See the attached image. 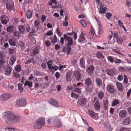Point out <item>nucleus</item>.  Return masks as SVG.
Here are the masks:
<instances>
[{
	"label": "nucleus",
	"instance_id": "nucleus-40",
	"mask_svg": "<svg viewBox=\"0 0 131 131\" xmlns=\"http://www.w3.org/2000/svg\"><path fill=\"white\" fill-rule=\"evenodd\" d=\"M22 86V85L21 83H19L18 84V89L20 91L21 93L22 92L23 90Z\"/></svg>",
	"mask_w": 131,
	"mask_h": 131
},
{
	"label": "nucleus",
	"instance_id": "nucleus-13",
	"mask_svg": "<svg viewBox=\"0 0 131 131\" xmlns=\"http://www.w3.org/2000/svg\"><path fill=\"white\" fill-rule=\"evenodd\" d=\"M49 102L52 106L56 107L58 106V104L57 101L54 99H50L49 100Z\"/></svg>",
	"mask_w": 131,
	"mask_h": 131
},
{
	"label": "nucleus",
	"instance_id": "nucleus-22",
	"mask_svg": "<svg viewBox=\"0 0 131 131\" xmlns=\"http://www.w3.org/2000/svg\"><path fill=\"white\" fill-rule=\"evenodd\" d=\"M107 8L105 7H100V8L99 9V13L101 14H104L105 13V11L107 10Z\"/></svg>",
	"mask_w": 131,
	"mask_h": 131
},
{
	"label": "nucleus",
	"instance_id": "nucleus-20",
	"mask_svg": "<svg viewBox=\"0 0 131 131\" xmlns=\"http://www.w3.org/2000/svg\"><path fill=\"white\" fill-rule=\"evenodd\" d=\"M85 83L87 85H90L92 83V81L91 79L89 78H87L85 80Z\"/></svg>",
	"mask_w": 131,
	"mask_h": 131
},
{
	"label": "nucleus",
	"instance_id": "nucleus-62",
	"mask_svg": "<svg viewBox=\"0 0 131 131\" xmlns=\"http://www.w3.org/2000/svg\"><path fill=\"white\" fill-rule=\"evenodd\" d=\"M60 75L59 73L58 72H56L55 74L56 77L57 78H59Z\"/></svg>",
	"mask_w": 131,
	"mask_h": 131
},
{
	"label": "nucleus",
	"instance_id": "nucleus-43",
	"mask_svg": "<svg viewBox=\"0 0 131 131\" xmlns=\"http://www.w3.org/2000/svg\"><path fill=\"white\" fill-rule=\"evenodd\" d=\"M99 30L98 32V34L99 35H100L101 33L103 31V28L101 27V25L99 23Z\"/></svg>",
	"mask_w": 131,
	"mask_h": 131
},
{
	"label": "nucleus",
	"instance_id": "nucleus-28",
	"mask_svg": "<svg viewBox=\"0 0 131 131\" xmlns=\"http://www.w3.org/2000/svg\"><path fill=\"white\" fill-rule=\"evenodd\" d=\"M24 85L25 86L28 85L29 87H31L32 86V83L31 82H30L28 81H26L25 82Z\"/></svg>",
	"mask_w": 131,
	"mask_h": 131
},
{
	"label": "nucleus",
	"instance_id": "nucleus-30",
	"mask_svg": "<svg viewBox=\"0 0 131 131\" xmlns=\"http://www.w3.org/2000/svg\"><path fill=\"white\" fill-rule=\"evenodd\" d=\"M96 57L99 59H103L104 57L102 53L97 52L96 54Z\"/></svg>",
	"mask_w": 131,
	"mask_h": 131
},
{
	"label": "nucleus",
	"instance_id": "nucleus-11",
	"mask_svg": "<svg viewBox=\"0 0 131 131\" xmlns=\"http://www.w3.org/2000/svg\"><path fill=\"white\" fill-rule=\"evenodd\" d=\"M86 100L83 98L80 99L77 102L78 105L79 106H82L85 105L86 103Z\"/></svg>",
	"mask_w": 131,
	"mask_h": 131
},
{
	"label": "nucleus",
	"instance_id": "nucleus-2",
	"mask_svg": "<svg viewBox=\"0 0 131 131\" xmlns=\"http://www.w3.org/2000/svg\"><path fill=\"white\" fill-rule=\"evenodd\" d=\"M45 124V119L43 117H41L38 119L37 122L34 126V128L40 129Z\"/></svg>",
	"mask_w": 131,
	"mask_h": 131
},
{
	"label": "nucleus",
	"instance_id": "nucleus-21",
	"mask_svg": "<svg viewBox=\"0 0 131 131\" xmlns=\"http://www.w3.org/2000/svg\"><path fill=\"white\" fill-rule=\"evenodd\" d=\"M126 112L124 110H123L120 112L119 115L121 117L123 118L126 116Z\"/></svg>",
	"mask_w": 131,
	"mask_h": 131
},
{
	"label": "nucleus",
	"instance_id": "nucleus-32",
	"mask_svg": "<svg viewBox=\"0 0 131 131\" xmlns=\"http://www.w3.org/2000/svg\"><path fill=\"white\" fill-rule=\"evenodd\" d=\"M104 96V94L103 92L101 91L98 94L99 98L101 100L102 99Z\"/></svg>",
	"mask_w": 131,
	"mask_h": 131
},
{
	"label": "nucleus",
	"instance_id": "nucleus-5",
	"mask_svg": "<svg viewBox=\"0 0 131 131\" xmlns=\"http://www.w3.org/2000/svg\"><path fill=\"white\" fill-rule=\"evenodd\" d=\"M52 121L55 127H60L62 126L61 123L57 117H53L52 118Z\"/></svg>",
	"mask_w": 131,
	"mask_h": 131
},
{
	"label": "nucleus",
	"instance_id": "nucleus-49",
	"mask_svg": "<svg viewBox=\"0 0 131 131\" xmlns=\"http://www.w3.org/2000/svg\"><path fill=\"white\" fill-rule=\"evenodd\" d=\"M34 24L35 27H37L39 25L40 23L39 21L36 20L35 21L34 23Z\"/></svg>",
	"mask_w": 131,
	"mask_h": 131
},
{
	"label": "nucleus",
	"instance_id": "nucleus-45",
	"mask_svg": "<svg viewBox=\"0 0 131 131\" xmlns=\"http://www.w3.org/2000/svg\"><path fill=\"white\" fill-rule=\"evenodd\" d=\"M124 82L125 84H127L128 82V80L127 76L125 75H124Z\"/></svg>",
	"mask_w": 131,
	"mask_h": 131
},
{
	"label": "nucleus",
	"instance_id": "nucleus-46",
	"mask_svg": "<svg viewBox=\"0 0 131 131\" xmlns=\"http://www.w3.org/2000/svg\"><path fill=\"white\" fill-rule=\"evenodd\" d=\"M112 16V14L110 13H107L106 14V16L108 19H109Z\"/></svg>",
	"mask_w": 131,
	"mask_h": 131
},
{
	"label": "nucleus",
	"instance_id": "nucleus-63",
	"mask_svg": "<svg viewBox=\"0 0 131 131\" xmlns=\"http://www.w3.org/2000/svg\"><path fill=\"white\" fill-rule=\"evenodd\" d=\"M45 43L46 46L47 47L50 46L51 45L50 43L47 41H45Z\"/></svg>",
	"mask_w": 131,
	"mask_h": 131
},
{
	"label": "nucleus",
	"instance_id": "nucleus-42",
	"mask_svg": "<svg viewBox=\"0 0 131 131\" xmlns=\"http://www.w3.org/2000/svg\"><path fill=\"white\" fill-rule=\"evenodd\" d=\"M107 59L108 61L111 63H113L114 60V58L111 56H109L107 57Z\"/></svg>",
	"mask_w": 131,
	"mask_h": 131
},
{
	"label": "nucleus",
	"instance_id": "nucleus-8",
	"mask_svg": "<svg viewBox=\"0 0 131 131\" xmlns=\"http://www.w3.org/2000/svg\"><path fill=\"white\" fill-rule=\"evenodd\" d=\"M73 76L75 77V79L77 81L80 80L82 78V77L80 72L77 71H74Z\"/></svg>",
	"mask_w": 131,
	"mask_h": 131
},
{
	"label": "nucleus",
	"instance_id": "nucleus-58",
	"mask_svg": "<svg viewBox=\"0 0 131 131\" xmlns=\"http://www.w3.org/2000/svg\"><path fill=\"white\" fill-rule=\"evenodd\" d=\"M118 80L119 81H121L123 79V76L121 75H118L117 78Z\"/></svg>",
	"mask_w": 131,
	"mask_h": 131
},
{
	"label": "nucleus",
	"instance_id": "nucleus-37",
	"mask_svg": "<svg viewBox=\"0 0 131 131\" xmlns=\"http://www.w3.org/2000/svg\"><path fill=\"white\" fill-rule=\"evenodd\" d=\"M108 100H106L104 103V110H106L108 108Z\"/></svg>",
	"mask_w": 131,
	"mask_h": 131
},
{
	"label": "nucleus",
	"instance_id": "nucleus-18",
	"mask_svg": "<svg viewBox=\"0 0 131 131\" xmlns=\"http://www.w3.org/2000/svg\"><path fill=\"white\" fill-rule=\"evenodd\" d=\"M95 81L96 84L97 86L100 87L102 85V81L101 79L99 78H96Z\"/></svg>",
	"mask_w": 131,
	"mask_h": 131
},
{
	"label": "nucleus",
	"instance_id": "nucleus-1",
	"mask_svg": "<svg viewBox=\"0 0 131 131\" xmlns=\"http://www.w3.org/2000/svg\"><path fill=\"white\" fill-rule=\"evenodd\" d=\"M5 118H7L6 123L11 125L16 123L20 118L19 116H16L12 112L6 111L4 113Z\"/></svg>",
	"mask_w": 131,
	"mask_h": 131
},
{
	"label": "nucleus",
	"instance_id": "nucleus-12",
	"mask_svg": "<svg viewBox=\"0 0 131 131\" xmlns=\"http://www.w3.org/2000/svg\"><path fill=\"white\" fill-rule=\"evenodd\" d=\"M94 69V66H93L91 65L87 68L86 71L89 74L91 75L93 73Z\"/></svg>",
	"mask_w": 131,
	"mask_h": 131
},
{
	"label": "nucleus",
	"instance_id": "nucleus-14",
	"mask_svg": "<svg viewBox=\"0 0 131 131\" xmlns=\"http://www.w3.org/2000/svg\"><path fill=\"white\" fill-rule=\"evenodd\" d=\"M87 114L94 119L95 118L96 116V114L91 110H89L87 112Z\"/></svg>",
	"mask_w": 131,
	"mask_h": 131
},
{
	"label": "nucleus",
	"instance_id": "nucleus-39",
	"mask_svg": "<svg viewBox=\"0 0 131 131\" xmlns=\"http://www.w3.org/2000/svg\"><path fill=\"white\" fill-rule=\"evenodd\" d=\"M6 7L8 9L12 10L13 8V6L9 3H7L6 4Z\"/></svg>",
	"mask_w": 131,
	"mask_h": 131
},
{
	"label": "nucleus",
	"instance_id": "nucleus-47",
	"mask_svg": "<svg viewBox=\"0 0 131 131\" xmlns=\"http://www.w3.org/2000/svg\"><path fill=\"white\" fill-rule=\"evenodd\" d=\"M13 27L11 26H9L7 28V30L8 32H10L13 29Z\"/></svg>",
	"mask_w": 131,
	"mask_h": 131
},
{
	"label": "nucleus",
	"instance_id": "nucleus-34",
	"mask_svg": "<svg viewBox=\"0 0 131 131\" xmlns=\"http://www.w3.org/2000/svg\"><path fill=\"white\" fill-rule=\"evenodd\" d=\"M39 53L38 48L37 47H36L33 50V54L34 55H36Z\"/></svg>",
	"mask_w": 131,
	"mask_h": 131
},
{
	"label": "nucleus",
	"instance_id": "nucleus-35",
	"mask_svg": "<svg viewBox=\"0 0 131 131\" xmlns=\"http://www.w3.org/2000/svg\"><path fill=\"white\" fill-rule=\"evenodd\" d=\"M35 60L33 58L30 59L29 60H28L27 62H25L26 64H28L31 62H32L34 64L35 62Z\"/></svg>",
	"mask_w": 131,
	"mask_h": 131
},
{
	"label": "nucleus",
	"instance_id": "nucleus-16",
	"mask_svg": "<svg viewBox=\"0 0 131 131\" xmlns=\"http://www.w3.org/2000/svg\"><path fill=\"white\" fill-rule=\"evenodd\" d=\"M16 60V57L15 56L13 55L11 57V62H9V63L11 66H13Z\"/></svg>",
	"mask_w": 131,
	"mask_h": 131
},
{
	"label": "nucleus",
	"instance_id": "nucleus-6",
	"mask_svg": "<svg viewBox=\"0 0 131 131\" xmlns=\"http://www.w3.org/2000/svg\"><path fill=\"white\" fill-rule=\"evenodd\" d=\"M11 95L8 94H4L1 95L0 100L2 101L6 100L11 97Z\"/></svg>",
	"mask_w": 131,
	"mask_h": 131
},
{
	"label": "nucleus",
	"instance_id": "nucleus-56",
	"mask_svg": "<svg viewBox=\"0 0 131 131\" xmlns=\"http://www.w3.org/2000/svg\"><path fill=\"white\" fill-rule=\"evenodd\" d=\"M118 23L121 27H122L124 26L123 23L122 22L121 20H118Z\"/></svg>",
	"mask_w": 131,
	"mask_h": 131
},
{
	"label": "nucleus",
	"instance_id": "nucleus-55",
	"mask_svg": "<svg viewBox=\"0 0 131 131\" xmlns=\"http://www.w3.org/2000/svg\"><path fill=\"white\" fill-rule=\"evenodd\" d=\"M14 77L16 78H19L20 77L19 74L18 73L14 72Z\"/></svg>",
	"mask_w": 131,
	"mask_h": 131
},
{
	"label": "nucleus",
	"instance_id": "nucleus-4",
	"mask_svg": "<svg viewBox=\"0 0 131 131\" xmlns=\"http://www.w3.org/2000/svg\"><path fill=\"white\" fill-rule=\"evenodd\" d=\"M16 103L17 105L20 107L25 106L27 103L26 100L24 98H21L17 100L16 101Z\"/></svg>",
	"mask_w": 131,
	"mask_h": 131
},
{
	"label": "nucleus",
	"instance_id": "nucleus-41",
	"mask_svg": "<svg viewBox=\"0 0 131 131\" xmlns=\"http://www.w3.org/2000/svg\"><path fill=\"white\" fill-rule=\"evenodd\" d=\"M123 41V38L121 37H118L116 39V42L119 43H121Z\"/></svg>",
	"mask_w": 131,
	"mask_h": 131
},
{
	"label": "nucleus",
	"instance_id": "nucleus-52",
	"mask_svg": "<svg viewBox=\"0 0 131 131\" xmlns=\"http://www.w3.org/2000/svg\"><path fill=\"white\" fill-rule=\"evenodd\" d=\"M14 34L15 36L17 37H19L21 36V35L18 31H15Z\"/></svg>",
	"mask_w": 131,
	"mask_h": 131
},
{
	"label": "nucleus",
	"instance_id": "nucleus-60",
	"mask_svg": "<svg viewBox=\"0 0 131 131\" xmlns=\"http://www.w3.org/2000/svg\"><path fill=\"white\" fill-rule=\"evenodd\" d=\"M9 53L10 54H12L14 52V49H9Z\"/></svg>",
	"mask_w": 131,
	"mask_h": 131
},
{
	"label": "nucleus",
	"instance_id": "nucleus-59",
	"mask_svg": "<svg viewBox=\"0 0 131 131\" xmlns=\"http://www.w3.org/2000/svg\"><path fill=\"white\" fill-rule=\"evenodd\" d=\"M126 68L124 67H122L119 69V71L122 72H124L126 71Z\"/></svg>",
	"mask_w": 131,
	"mask_h": 131
},
{
	"label": "nucleus",
	"instance_id": "nucleus-7",
	"mask_svg": "<svg viewBox=\"0 0 131 131\" xmlns=\"http://www.w3.org/2000/svg\"><path fill=\"white\" fill-rule=\"evenodd\" d=\"M78 41L80 43H85L87 42L86 38L82 32L79 35Z\"/></svg>",
	"mask_w": 131,
	"mask_h": 131
},
{
	"label": "nucleus",
	"instance_id": "nucleus-53",
	"mask_svg": "<svg viewBox=\"0 0 131 131\" xmlns=\"http://www.w3.org/2000/svg\"><path fill=\"white\" fill-rule=\"evenodd\" d=\"M34 74L37 76H39L40 75L39 72L37 70H35L34 71Z\"/></svg>",
	"mask_w": 131,
	"mask_h": 131
},
{
	"label": "nucleus",
	"instance_id": "nucleus-23",
	"mask_svg": "<svg viewBox=\"0 0 131 131\" xmlns=\"http://www.w3.org/2000/svg\"><path fill=\"white\" fill-rule=\"evenodd\" d=\"M71 72L69 71L66 74V80L68 82L71 80Z\"/></svg>",
	"mask_w": 131,
	"mask_h": 131
},
{
	"label": "nucleus",
	"instance_id": "nucleus-50",
	"mask_svg": "<svg viewBox=\"0 0 131 131\" xmlns=\"http://www.w3.org/2000/svg\"><path fill=\"white\" fill-rule=\"evenodd\" d=\"M64 39L68 41V40L69 39H70V38H71L68 37L67 35L66 34H64Z\"/></svg>",
	"mask_w": 131,
	"mask_h": 131
},
{
	"label": "nucleus",
	"instance_id": "nucleus-27",
	"mask_svg": "<svg viewBox=\"0 0 131 131\" xmlns=\"http://www.w3.org/2000/svg\"><path fill=\"white\" fill-rule=\"evenodd\" d=\"M80 64L81 67L84 69H85V62L84 59L83 58H81L80 60Z\"/></svg>",
	"mask_w": 131,
	"mask_h": 131
},
{
	"label": "nucleus",
	"instance_id": "nucleus-44",
	"mask_svg": "<svg viewBox=\"0 0 131 131\" xmlns=\"http://www.w3.org/2000/svg\"><path fill=\"white\" fill-rule=\"evenodd\" d=\"M74 89L75 91L78 93H80L81 92V89L77 87L76 85H75V86L74 87Z\"/></svg>",
	"mask_w": 131,
	"mask_h": 131
},
{
	"label": "nucleus",
	"instance_id": "nucleus-3",
	"mask_svg": "<svg viewBox=\"0 0 131 131\" xmlns=\"http://www.w3.org/2000/svg\"><path fill=\"white\" fill-rule=\"evenodd\" d=\"M68 42L67 45V47H64L63 48V52H67L68 54H69L71 50V48L70 45L73 43V38H71L68 40Z\"/></svg>",
	"mask_w": 131,
	"mask_h": 131
},
{
	"label": "nucleus",
	"instance_id": "nucleus-19",
	"mask_svg": "<svg viewBox=\"0 0 131 131\" xmlns=\"http://www.w3.org/2000/svg\"><path fill=\"white\" fill-rule=\"evenodd\" d=\"M116 84L118 90L120 91H122L124 89V87L122 84L119 82H117Z\"/></svg>",
	"mask_w": 131,
	"mask_h": 131
},
{
	"label": "nucleus",
	"instance_id": "nucleus-33",
	"mask_svg": "<svg viewBox=\"0 0 131 131\" xmlns=\"http://www.w3.org/2000/svg\"><path fill=\"white\" fill-rule=\"evenodd\" d=\"M19 30L20 32L22 34H24V31L25 30V27L23 26H19Z\"/></svg>",
	"mask_w": 131,
	"mask_h": 131
},
{
	"label": "nucleus",
	"instance_id": "nucleus-24",
	"mask_svg": "<svg viewBox=\"0 0 131 131\" xmlns=\"http://www.w3.org/2000/svg\"><path fill=\"white\" fill-rule=\"evenodd\" d=\"M106 72L108 75L112 76L114 74V71L113 70L110 69H107L106 71Z\"/></svg>",
	"mask_w": 131,
	"mask_h": 131
},
{
	"label": "nucleus",
	"instance_id": "nucleus-25",
	"mask_svg": "<svg viewBox=\"0 0 131 131\" xmlns=\"http://www.w3.org/2000/svg\"><path fill=\"white\" fill-rule=\"evenodd\" d=\"M52 61L51 60H49L47 62V64L48 65V67L49 69L50 70H52L53 67V65L51 63H52Z\"/></svg>",
	"mask_w": 131,
	"mask_h": 131
},
{
	"label": "nucleus",
	"instance_id": "nucleus-9",
	"mask_svg": "<svg viewBox=\"0 0 131 131\" xmlns=\"http://www.w3.org/2000/svg\"><path fill=\"white\" fill-rule=\"evenodd\" d=\"M94 102V106L95 109L96 110L99 111L101 105L100 104L97 100H96V98L95 99Z\"/></svg>",
	"mask_w": 131,
	"mask_h": 131
},
{
	"label": "nucleus",
	"instance_id": "nucleus-57",
	"mask_svg": "<svg viewBox=\"0 0 131 131\" xmlns=\"http://www.w3.org/2000/svg\"><path fill=\"white\" fill-rule=\"evenodd\" d=\"M121 60L116 59L114 61V63L115 64L119 63H120V62H121Z\"/></svg>",
	"mask_w": 131,
	"mask_h": 131
},
{
	"label": "nucleus",
	"instance_id": "nucleus-26",
	"mask_svg": "<svg viewBox=\"0 0 131 131\" xmlns=\"http://www.w3.org/2000/svg\"><path fill=\"white\" fill-rule=\"evenodd\" d=\"M9 42L10 45L13 46H15L16 45L15 40L13 39H10Z\"/></svg>",
	"mask_w": 131,
	"mask_h": 131
},
{
	"label": "nucleus",
	"instance_id": "nucleus-29",
	"mask_svg": "<svg viewBox=\"0 0 131 131\" xmlns=\"http://www.w3.org/2000/svg\"><path fill=\"white\" fill-rule=\"evenodd\" d=\"M26 15L28 18L29 19L32 17V14L30 11L28 10L26 12Z\"/></svg>",
	"mask_w": 131,
	"mask_h": 131
},
{
	"label": "nucleus",
	"instance_id": "nucleus-51",
	"mask_svg": "<svg viewBox=\"0 0 131 131\" xmlns=\"http://www.w3.org/2000/svg\"><path fill=\"white\" fill-rule=\"evenodd\" d=\"M8 21L6 19L1 20V22L4 25H5L7 24Z\"/></svg>",
	"mask_w": 131,
	"mask_h": 131
},
{
	"label": "nucleus",
	"instance_id": "nucleus-15",
	"mask_svg": "<svg viewBox=\"0 0 131 131\" xmlns=\"http://www.w3.org/2000/svg\"><path fill=\"white\" fill-rule=\"evenodd\" d=\"M107 90L108 92L110 93H113L114 92V87L112 85H109L107 87Z\"/></svg>",
	"mask_w": 131,
	"mask_h": 131
},
{
	"label": "nucleus",
	"instance_id": "nucleus-17",
	"mask_svg": "<svg viewBox=\"0 0 131 131\" xmlns=\"http://www.w3.org/2000/svg\"><path fill=\"white\" fill-rule=\"evenodd\" d=\"M131 120L130 118L129 117H127L123 122V124L125 125H127L130 124Z\"/></svg>",
	"mask_w": 131,
	"mask_h": 131
},
{
	"label": "nucleus",
	"instance_id": "nucleus-61",
	"mask_svg": "<svg viewBox=\"0 0 131 131\" xmlns=\"http://www.w3.org/2000/svg\"><path fill=\"white\" fill-rule=\"evenodd\" d=\"M7 131H14L15 129L12 128H8L6 129Z\"/></svg>",
	"mask_w": 131,
	"mask_h": 131
},
{
	"label": "nucleus",
	"instance_id": "nucleus-48",
	"mask_svg": "<svg viewBox=\"0 0 131 131\" xmlns=\"http://www.w3.org/2000/svg\"><path fill=\"white\" fill-rule=\"evenodd\" d=\"M21 69V66L20 65H18L15 69L18 72L20 71Z\"/></svg>",
	"mask_w": 131,
	"mask_h": 131
},
{
	"label": "nucleus",
	"instance_id": "nucleus-36",
	"mask_svg": "<svg viewBox=\"0 0 131 131\" xmlns=\"http://www.w3.org/2000/svg\"><path fill=\"white\" fill-rule=\"evenodd\" d=\"M57 38L56 37V35H54L53 36V38L52 39L51 42L53 43L54 44L57 42Z\"/></svg>",
	"mask_w": 131,
	"mask_h": 131
},
{
	"label": "nucleus",
	"instance_id": "nucleus-64",
	"mask_svg": "<svg viewBox=\"0 0 131 131\" xmlns=\"http://www.w3.org/2000/svg\"><path fill=\"white\" fill-rule=\"evenodd\" d=\"M52 32L51 31H50L46 33V35L48 36H50L52 35L53 34Z\"/></svg>",
	"mask_w": 131,
	"mask_h": 131
},
{
	"label": "nucleus",
	"instance_id": "nucleus-54",
	"mask_svg": "<svg viewBox=\"0 0 131 131\" xmlns=\"http://www.w3.org/2000/svg\"><path fill=\"white\" fill-rule=\"evenodd\" d=\"M89 35L91 38H93L94 36V33L92 31H90L89 34Z\"/></svg>",
	"mask_w": 131,
	"mask_h": 131
},
{
	"label": "nucleus",
	"instance_id": "nucleus-31",
	"mask_svg": "<svg viewBox=\"0 0 131 131\" xmlns=\"http://www.w3.org/2000/svg\"><path fill=\"white\" fill-rule=\"evenodd\" d=\"M119 104V101L118 100H115L113 101L112 105V106H114Z\"/></svg>",
	"mask_w": 131,
	"mask_h": 131
},
{
	"label": "nucleus",
	"instance_id": "nucleus-10",
	"mask_svg": "<svg viewBox=\"0 0 131 131\" xmlns=\"http://www.w3.org/2000/svg\"><path fill=\"white\" fill-rule=\"evenodd\" d=\"M12 69V67L10 66L6 68L5 71V75L7 76H9L11 75Z\"/></svg>",
	"mask_w": 131,
	"mask_h": 131
},
{
	"label": "nucleus",
	"instance_id": "nucleus-38",
	"mask_svg": "<svg viewBox=\"0 0 131 131\" xmlns=\"http://www.w3.org/2000/svg\"><path fill=\"white\" fill-rule=\"evenodd\" d=\"M80 23L84 27H85L86 26V23L85 20L83 19L80 20Z\"/></svg>",
	"mask_w": 131,
	"mask_h": 131
}]
</instances>
